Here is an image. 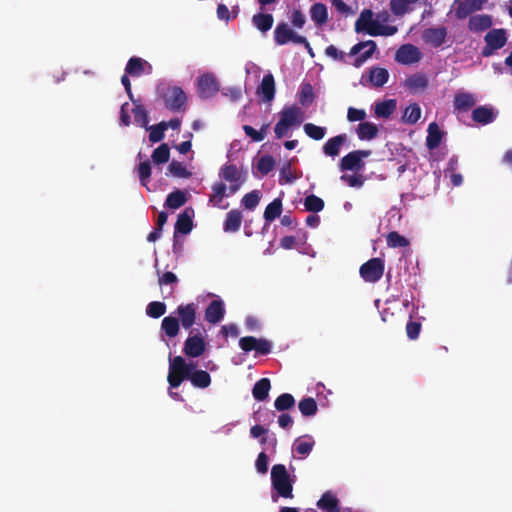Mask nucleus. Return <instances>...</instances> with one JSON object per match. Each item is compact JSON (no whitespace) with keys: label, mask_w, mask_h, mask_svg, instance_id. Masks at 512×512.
<instances>
[{"label":"nucleus","mask_w":512,"mask_h":512,"mask_svg":"<svg viewBox=\"0 0 512 512\" xmlns=\"http://www.w3.org/2000/svg\"><path fill=\"white\" fill-rule=\"evenodd\" d=\"M184 380H189L196 388H207L211 376L205 370H197L194 362H187L182 356L169 357L167 381L171 388H178Z\"/></svg>","instance_id":"nucleus-1"},{"label":"nucleus","mask_w":512,"mask_h":512,"mask_svg":"<svg viewBox=\"0 0 512 512\" xmlns=\"http://www.w3.org/2000/svg\"><path fill=\"white\" fill-rule=\"evenodd\" d=\"M279 121L274 127L275 137L282 139L292 127L299 126L303 121V112L296 105L284 107L279 113Z\"/></svg>","instance_id":"nucleus-2"},{"label":"nucleus","mask_w":512,"mask_h":512,"mask_svg":"<svg viewBox=\"0 0 512 512\" xmlns=\"http://www.w3.org/2000/svg\"><path fill=\"white\" fill-rule=\"evenodd\" d=\"M271 483L273 489L280 497H293V483L290 475L283 464H276L271 469Z\"/></svg>","instance_id":"nucleus-3"},{"label":"nucleus","mask_w":512,"mask_h":512,"mask_svg":"<svg viewBox=\"0 0 512 512\" xmlns=\"http://www.w3.org/2000/svg\"><path fill=\"white\" fill-rule=\"evenodd\" d=\"M219 177L230 183L228 191L230 194H235L246 181L247 172L239 169L235 164L226 163L220 168Z\"/></svg>","instance_id":"nucleus-4"},{"label":"nucleus","mask_w":512,"mask_h":512,"mask_svg":"<svg viewBox=\"0 0 512 512\" xmlns=\"http://www.w3.org/2000/svg\"><path fill=\"white\" fill-rule=\"evenodd\" d=\"M484 41L485 46L482 48L481 55L490 57L507 44V31L504 28L491 29L484 36Z\"/></svg>","instance_id":"nucleus-5"},{"label":"nucleus","mask_w":512,"mask_h":512,"mask_svg":"<svg viewBox=\"0 0 512 512\" xmlns=\"http://www.w3.org/2000/svg\"><path fill=\"white\" fill-rule=\"evenodd\" d=\"M274 40L278 45H285L288 42H293L295 44H302L306 48L311 49L310 43L306 37L296 34L285 22L277 24L274 30Z\"/></svg>","instance_id":"nucleus-6"},{"label":"nucleus","mask_w":512,"mask_h":512,"mask_svg":"<svg viewBox=\"0 0 512 512\" xmlns=\"http://www.w3.org/2000/svg\"><path fill=\"white\" fill-rule=\"evenodd\" d=\"M384 269V260L376 257L363 263L359 269V273L365 282L375 283L382 278Z\"/></svg>","instance_id":"nucleus-7"},{"label":"nucleus","mask_w":512,"mask_h":512,"mask_svg":"<svg viewBox=\"0 0 512 512\" xmlns=\"http://www.w3.org/2000/svg\"><path fill=\"white\" fill-rule=\"evenodd\" d=\"M165 107L172 112L184 111L187 103V96L182 88L178 86L169 87L163 95Z\"/></svg>","instance_id":"nucleus-8"},{"label":"nucleus","mask_w":512,"mask_h":512,"mask_svg":"<svg viewBox=\"0 0 512 512\" xmlns=\"http://www.w3.org/2000/svg\"><path fill=\"white\" fill-rule=\"evenodd\" d=\"M371 150H354L341 158L339 168L341 171H359L365 166L363 161L371 155Z\"/></svg>","instance_id":"nucleus-9"},{"label":"nucleus","mask_w":512,"mask_h":512,"mask_svg":"<svg viewBox=\"0 0 512 512\" xmlns=\"http://www.w3.org/2000/svg\"><path fill=\"white\" fill-rule=\"evenodd\" d=\"M206 350V342L201 333H194L191 330L184 342L183 353L190 358H197L203 355Z\"/></svg>","instance_id":"nucleus-10"},{"label":"nucleus","mask_w":512,"mask_h":512,"mask_svg":"<svg viewBox=\"0 0 512 512\" xmlns=\"http://www.w3.org/2000/svg\"><path fill=\"white\" fill-rule=\"evenodd\" d=\"M219 91V84L216 77L207 73L197 78V92L200 98L208 99Z\"/></svg>","instance_id":"nucleus-11"},{"label":"nucleus","mask_w":512,"mask_h":512,"mask_svg":"<svg viewBox=\"0 0 512 512\" xmlns=\"http://www.w3.org/2000/svg\"><path fill=\"white\" fill-rule=\"evenodd\" d=\"M448 30L444 26L426 28L422 32V40L425 44L433 47H441L447 39Z\"/></svg>","instance_id":"nucleus-12"},{"label":"nucleus","mask_w":512,"mask_h":512,"mask_svg":"<svg viewBox=\"0 0 512 512\" xmlns=\"http://www.w3.org/2000/svg\"><path fill=\"white\" fill-rule=\"evenodd\" d=\"M422 54L418 47L412 44L402 45L395 54V60L403 65H411L421 60Z\"/></svg>","instance_id":"nucleus-13"},{"label":"nucleus","mask_w":512,"mask_h":512,"mask_svg":"<svg viewBox=\"0 0 512 512\" xmlns=\"http://www.w3.org/2000/svg\"><path fill=\"white\" fill-rule=\"evenodd\" d=\"M377 45L373 40L363 41L355 44L349 52L350 56H356L361 51H364L359 57L355 59L353 65L355 67H360L367 59H369L374 51L376 50Z\"/></svg>","instance_id":"nucleus-14"},{"label":"nucleus","mask_w":512,"mask_h":512,"mask_svg":"<svg viewBox=\"0 0 512 512\" xmlns=\"http://www.w3.org/2000/svg\"><path fill=\"white\" fill-rule=\"evenodd\" d=\"M485 0H456L455 16L462 20L483 8Z\"/></svg>","instance_id":"nucleus-15"},{"label":"nucleus","mask_w":512,"mask_h":512,"mask_svg":"<svg viewBox=\"0 0 512 512\" xmlns=\"http://www.w3.org/2000/svg\"><path fill=\"white\" fill-rule=\"evenodd\" d=\"M176 311L179 316V324H181L184 329H191L192 326L196 323V304H181L177 307Z\"/></svg>","instance_id":"nucleus-16"},{"label":"nucleus","mask_w":512,"mask_h":512,"mask_svg":"<svg viewBox=\"0 0 512 512\" xmlns=\"http://www.w3.org/2000/svg\"><path fill=\"white\" fill-rule=\"evenodd\" d=\"M152 71V65L140 57H131L125 67V72L129 76L139 77L143 74H149Z\"/></svg>","instance_id":"nucleus-17"},{"label":"nucleus","mask_w":512,"mask_h":512,"mask_svg":"<svg viewBox=\"0 0 512 512\" xmlns=\"http://www.w3.org/2000/svg\"><path fill=\"white\" fill-rule=\"evenodd\" d=\"M225 315L224 303L217 299L210 302L205 309V320L211 324L219 323Z\"/></svg>","instance_id":"nucleus-18"},{"label":"nucleus","mask_w":512,"mask_h":512,"mask_svg":"<svg viewBox=\"0 0 512 512\" xmlns=\"http://www.w3.org/2000/svg\"><path fill=\"white\" fill-rule=\"evenodd\" d=\"M493 24L492 17L488 14L472 15L468 21V29L471 32L480 33L491 28Z\"/></svg>","instance_id":"nucleus-19"},{"label":"nucleus","mask_w":512,"mask_h":512,"mask_svg":"<svg viewBox=\"0 0 512 512\" xmlns=\"http://www.w3.org/2000/svg\"><path fill=\"white\" fill-rule=\"evenodd\" d=\"M212 193L209 195V203L213 205L214 207H220V208H227L226 206H221V203L225 197H229L232 194H230V191L227 193V186L223 182H215L211 187Z\"/></svg>","instance_id":"nucleus-20"},{"label":"nucleus","mask_w":512,"mask_h":512,"mask_svg":"<svg viewBox=\"0 0 512 512\" xmlns=\"http://www.w3.org/2000/svg\"><path fill=\"white\" fill-rule=\"evenodd\" d=\"M257 94L261 95L265 102H271L274 99L275 80L271 73L263 76L261 84L257 88Z\"/></svg>","instance_id":"nucleus-21"},{"label":"nucleus","mask_w":512,"mask_h":512,"mask_svg":"<svg viewBox=\"0 0 512 512\" xmlns=\"http://www.w3.org/2000/svg\"><path fill=\"white\" fill-rule=\"evenodd\" d=\"M347 134H339L329 138L323 145V153L329 157H336L339 155L341 146L347 141Z\"/></svg>","instance_id":"nucleus-22"},{"label":"nucleus","mask_w":512,"mask_h":512,"mask_svg":"<svg viewBox=\"0 0 512 512\" xmlns=\"http://www.w3.org/2000/svg\"><path fill=\"white\" fill-rule=\"evenodd\" d=\"M314 445L315 441L312 436L303 435L295 439L292 449L300 455L301 458H305L311 453Z\"/></svg>","instance_id":"nucleus-23"},{"label":"nucleus","mask_w":512,"mask_h":512,"mask_svg":"<svg viewBox=\"0 0 512 512\" xmlns=\"http://www.w3.org/2000/svg\"><path fill=\"white\" fill-rule=\"evenodd\" d=\"M317 506L326 512H341L339 500L331 491L323 493L317 502Z\"/></svg>","instance_id":"nucleus-24"},{"label":"nucleus","mask_w":512,"mask_h":512,"mask_svg":"<svg viewBox=\"0 0 512 512\" xmlns=\"http://www.w3.org/2000/svg\"><path fill=\"white\" fill-rule=\"evenodd\" d=\"M427 132L426 147L429 150H434L440 145L444 133L440 130L439 125L436 122H432L428 125Z\"/></svg>","instance_id":"nucleus-25"},{"label":"nucleus","mask_w":512,"mask_h":512,"mask_svg":"<svg viewBox=\"0 0 512 512\" xmlns=\"http://www.w3.org/2000/svg\"><path fill=\"white\" fill-rule=\"evenodd\" d=\"M242 224V213L233 209L226 214V218L223 223V229L225 232H237Z\"/></svg>","instance_id":"nucleus-26"},{"label":"nucleus","mask_w":512,"mask_h":512,"mask_svg":"<svg viewBox=\"0 0 512 512\" xmlns=\"http://www.w3.org/2000/svg\"><path fill=\"white\" fill-rule=\"evenodd\" d=\"M496 118L494 110L487 106H479L472 112V119L482 125L492 123Z\"/></svg>","instance_id":"nucleus-27"},{"label":"nucleus","mask_w":512,"mask_h":512,"mask_svg":"<svg viewBox=\"0 0 512 512\" xmlns=\"http://www.w3.org/2000/svg\"><path fill=\"white\" fill-rule=\"evenodd\" d=\"M428 84V78L423 73L413 74L405 80V87L413 93L425 90Z\"/></svg>","instance_id":"nucleus-28"},{"label":"nucleus","mask_w":512,"mask_h":512,"mask_svg":"<svg viewBox=\"0 0 512 512\" xmlns=\"http://www.w3.org/2000/svg\"><path fill=\"white\" fill-rule=\"evenodd\" d=\"M379 129L376 124L368 121H364L358 124L356 134L362 141L372 140L377 137Z\"/></svg>","instance_id":"nucleus-29"},{"label":"nucleus","mask_w":512,"mask_h":512,"mask_svg":"<svg viewBox=\"0 0 512 512\" xmlns=\"http://www.w3.org/2000/svg\"><path fill=\"white\" fill-rule=\"evenodd\" d=\"M178 277L173 272L167 271L162 275H159L158 284L160 287L170 286L168 290H162L163 298H169L174 293V286L178 283Z\"/></svg>","instance_id":"nucleus-30"},{"label":"nucleus","mask_w":512,"mask_h":512,"mask_svg":"<svg viewBox=\"0 0 512 512\" xmlns=\"http://www.w3.org/2000/svg\"><path fill=\"white\" fill-rule=\"evenodd\" d=\"M397 101L395 99H388L375 104L374 112L378 118L388 119L395 112Z\"/></svg>","instance_id":"nucleus-31"},{"label":"nucleus","mask_w":512,"mask_h":512,"mask_svg":"<svg viewBox=\"0 0 512 512\" xmlns=\"http://www.w3.org/2000/svg\"><path fill=\"white\" fill-rule=\"evenodd\" d=\"M389 79V72L385 68L373 67L369 70V81L374 87H383Z\"/></svg>","instance_id":"nucleus-32"},{"label":"nucleus","mask_w":512,"mask_h":512,"mask_svg":"<svg viewBox=\"0 0 512 512\" xmlns=\"http://www.w3.org/2000/svg\"><path fill=\"white\" fill-rule=\"evenodd\" d=\"M193 228V221L191 215L188 214L187 210L178 215L175 223L174 237L179 234H188Z\"/></svg>","instance_id":"nucleus-33"},{"label":"nucleus","mask_w":512,"mask_h":512,"mask_svg":"<svg viewBox=\"0 0 512 512\" xmlns=\"http://www.w3.org/2000/svg\"><path fill=\"white\" fill-rule=\"evenodd\" d=\"M161 330L169 338H174L179 334V319L173 316H166L161 322Z\"/></svg>","instance_id":"nucleus-34"},{"label":"nucleus","mask_w":512,"mask_h":512,"mask_svg":"<svg viewBox=\"0 0 512 512\" xmlns=\"http://www.w3.org/2000/svg\"><path fill=\"white\" fill-rule=\"evenodd\" d=\"M271 383L268 378H261L258 380L252 389V395L257 401H264L268 398Z\"/></svg>","instance_id":"nucleus-35"},{"label":"nucleus","mask_w":512,"mask_h":512,"mask_svg":"<svg viewBox=\"0 0 512 512\" xmlns=\"http://www.w3.org/2000/svg\"><path fill=\"white\" fill-rule=\"evenodd\" d=\"M253 25L262 33L269 31L274 23V18L268 13H257L252 17Z\"/></svg>","instance_id":"nucleus-36"},{"label":"nucleus","mask_w":512,"mask_h":512,"mask_svg":"<svg viewBox=\"0 0 512 512\" xmlns=\"http://www.w3.org/2000/svg\"><path fill=\"white\" fill-rule=\"evenodd\" d=\"M475 105V98L470 93L460 92L454 97V107L459 111H468Z\"/></svg>","instance_id":"nucleus-37"},{"label":"nucleus","mask_w":512,"mask_h":512,"mask_svg":"<svg viewBox=\"0 0 512 512\" xmlns=\"http://www.w3.org/2000/svg\"><path fill=\"white\" fill-rule=\"evenodd\" d=\"M311 19L316 25L321 26L328 21L327 7L323 3H314L310 8Z\"/></svg>","instance_id":"nucleus-38"},{"label":"nucleus","mask_w":512,"mask_h":512,"mask_svg":"<svg viewBox=\"0 0 512 512\" xmlns=\"http://www.w3.org/2000/svg\"><path fill=\"white\" fill-rule=\"evenodd\" d=\"M134 104V108L132 109V113L134 116V121L140 127L148 128L149 116L145 109V107L140 104L139 100H131Z\"/></svg>","instance_id":"nucleus-39"},{"label":"nucleus","mask_w":512,"mask_h":512,"mask_svg":"<svg viewBox=\"0 0 512 512\" xmlns=\"http://www.w3.org/2000/svg\"><path fill=\"white\" fill-rule=\"evenodd\" d=\"M281 213L282 200L280 198H275L266 206L263 217L267 223H271L276 218L280 217Z\"/></svg>","instance_id":"nucleus-40"},{"label":"nucleus","mask_w":512,"mask_h":512,"mask_svg":"<svg viewBox=\"0 0 512 512\" xmlns=\"http://www.w3.org/2000/svg\"><path fill=\"white\" fill-rule=\"evenodd\" d=\"M301 176V173L297 175L292 170V161H286L280 169L279 183L281 185L290 184L293 183L296 179L300 178Z\"/></svg>","instance_id":"nucleus-41"},{"label":"nucleus","mask_w":512,"mask_h":512,"mask_svg":"<svg viewBox=\"0 0 512 512\" xmlns=\"http://www.w3.org/2000/svg\"><path fill=\"white\" fill-rule=\"evenodd\" d=\"M187 201L185 192L181 190H175L168 194L165 206L170 209H178L182 207Z\"/></svg>","instance_id":"nucleus-42"},{"label":"nucleus","mask_w":512,"mask_h":512,"mask_svg":"<svg viewBox=\"0 0 512 512\" xmlns=\"http://www.w3.org/2000/svg\"><path fill=\"white\" fill-rule=\"evenodd\" d=\"M295 406V398L290 393L279 395L274 401V407L277 411L283 412Z\"/></svg>","instance_id":"nucleus-43"},{"label":"nucleus","mask_w":512,"mask_h":512,"mask_svg":"<svg viewBox=\"0 0 512 512\" xmlns=\"http://www.w3.org/2000/svg\"><path fill=\"white\" fill-rule=\"evenodd\" d=\"M421 117V108L417 103L410 104L406 107L402 120L407 124H415Z\"/></svg>","instance_id":"nucleus-44"},{"label":"nucleus","mask_w":512,"mask_h":512,"mask_svg":"<svg viewBox=\"0 0 512 512\" xmlns=\"http://www.w3.org/2000/svg\"><path fill=\"white\" fill-rule=\"evenodd\" d=\"M298 408L305 417L314 416L318 410L317 402L312 397L302 399L298 404Z\"/></svg>","instance_id":"nucleus-45"},{"label":"nucleus","mask_w":512,"mask_h":512,"mask_svg":"<svg viewBox=\"0 0 512 512\" xmlns=\"http://www.w3.org/2000/svg\"><path fill=\"white\" fill-rule=\"evenodd\" d=\"M151 158L155 164H164L169 161L170 148L167 143H162L154 149Z\"/></svg>","instance_id":"nucleus-46"},{"label":"nucleus","mask_w":512,"mask_h":512,"mask_svg":"<svg viewBox=\"0 0 512 512\" xmlns=\"http://www.w3.org/2000/svg\"><path fill=\"white\" fill-rule=\"evenodd\" d=\"M305 134L316 141L322 140L326 135V128L313 123H305L303 126Z\"/></svg>","instance_id":"nucleus-47"},{"label":"nucleus","mask_w":512,"mask_h":512,"mask_svg":"<svg viewBox=\"0 0 512 512\" xmlns=\"http://www.w3.org/2000/svg\"><path fill=\"white\" fill-rule=\"evenodd\" d=\"M167 128H168V124L164 121H162L156 125L148 127L147 129L150 131L149 140L152 143H157V142L162 141L165 136L164 132L166 131Z\"/></svg>","instance_id":"nucleus-48"},{"label":"nucleus","mask_w":512,"mask_h":512,"mask_svg":"<svg viewBox=\"0 0 512 512\" xmlns=\"http://www.w3.org/2000/svg\"><path fill=\"white\" fill-rule=\"evenodd\" d=\"M373 21V12L369 9H365L361 12L359 18L355 22V30L357 32L366 31Z\"/></svg>","instance_id":"nucleus-49"},{"label":"nucleus","mask_w":512,"mask_h":512,"mask_svg":"<svg viewBox=\"0 0 512 512\" xmlns=\"http://www.w3.org/2000/svg\"><path fill=\"white\" fill-rule=\"evenodd\" d=\"M324 205V201L314 194L308 195L304 200L305 209L309 212H320L324 209Z\"/></svg>","instance_id":"nucleus-50"},{"label":"nucleus","mask_w":512,"mask_h":512,"mask_svg":"<svg viewBox=\"0 0 512 512\" xmlns=\"http://www.w3.org/2000/svg\"><path fill=\"white\" fill-rule=\"evenodd\" d=\"M169 173L178 178H189L191 176V172L187 169V167L182 163L173 160L168 166Z\"/></svg>","instance_id":"nucleus-51"},{"label":"nucleus","mask_w":512,"mask_h":512,"mask_svg":"<svg viewBox=\"0 0 512 512\" xmlns=\"http://www.w3.org/2000/svg\"><path fill=\"white\" fill-rule=\"evenodd\" d=\"M314 100V91L310 83H303L299 92V102L303 106L310 105Z\"/></svg>","instance_id":"nucleus-52"},{"label":"nucleus","mask_w":512,"mask_h":512,"mask_svg":"<svg viewBox=\"0 0 512 512\" xmlns=\"http://www.w3.org/2000/svg\"><path fill=\"white\" fill-rule=\"evenodd\" d=\"M261 199L260 191L259 190H253L247 194L244 195L242 198V205L248 209V210H254Z\"/></svg>","instance_id":"nucleus-53"},{"label":"nucleus","mask_w":512,"mask_h":512,"mask_svg":"<svg viewBox=\"0 0 512 512\" xmlns=\"http://www.w3.org/2000/svg\"><path fill=\"white\" fill-rule=\"evenodd\" d=\"M386 242L389 247L398 248V247H406L409 245V241L404 236L400 235L396 231H392L387 234Z\"/></svg>","instance_id":"nucleus-54"},{"label":"nucleus","mask_w":512,"mask_h":512,"mask_svg":"<svg viewBox=\"0 0 512 512\" xmlns=\"http://www.w3.org/2000/svg\"><path fill=\"white\" fill-rule=\"evenodd\" d=\"M166 312V304L160 301H153L147 305L146 313L151 318H160Z\"/></svg>","instance_id":"nucleus-55"},{"label":"nucleus","mask_w":512,"mask_h":512,"mask_svg":"<svg viewBox=\"0 0 512 512\" xmlns=\"http://www.w3.org/2000/svg\"><path fill=\"white\" fill-rule=\"evenodd\" d=\"M275 167V160L271 155L262 156L257 163V169L262 175H267Z\"/></svg>","instance_id":"nucleus-56"},{"label":"nucleus","mask_w":512,"mask_h":512,"mask_svg":"<svg viewBox=\"0 0 512 512\" xmlns=\"http://www.w3.org/2000/svg\"><path fill=\"white\" fill-rule=\"evenodd\" d=\"M139 180L142 185L146 186L151 176V164L149 160L140 162L137 168Z\"/></svg>","instance_id":"nucleus-57"},{"label":"nucleus","mask_w":512,"mask_h":512,"mask_svg":"<svg viewBox=\"0 0 512 512\" xmlns=\"http://www.w3.org/2000/svg\"><path fill=\"white\" fill-rule=\"evenodd\" d=\"M390 9L396 16L404 15L409 9L407 0H391Z\"/></svg>","instance_id":"nucleus-58"},{"label":"nucleus","mask_w":512,"mask_h":512,"mask_svg":"<svg viewBox=\"0 0 512 512\" xmlns=\"http://www.w3.org/2000/svg\"><path fill=\"white\" fill-rule=\"evenodd\" d=\"M366 118V112L363 109H357L354 107H349L347 111V119L350 122L361 121L364 122Z\"/></svg>","instance_id":"nucleus-59"},{"label":"nucleus","mask_w":512,"mask_h":512,"mask_svg":"<svg viewBox=\"0 0 512 512\" xmlns=\"http://www.w3.org/2000/svg\"><path fill=\"white\" fill-rule=\"evenodd\" d=\"M421 331V323L416 321H409L406 325V333L409 339L416 340Z\"/></svg>","instance_id":"nucleus-60"},{"label":"nucleus","mask_w":512,"mask_h":512,"mask_svg":"<svg viewBox=\"0 0 512 512\" xmlns=\"http://www.w3.org/2000/svg\"><path fill=\"white\" fill-rule=\"evenodd\" d=\"M272 344L264 338L256 339L255 351L260 355H268L271 352Z\"/></svg>","instance_id":"nucleus-61"},{"label":"nucleus","mask_w":512,"mask_h":512,"mask_svg":"<svg viewBox=\"0 0 512 512\" xmlns=\"http://www.w3.org/2000/svg\"><path fill=\"white\" fill-rule=\"evenodd\" d=\"M256 339L253 336H245L240 338L239 340V346L244 352H250L252 350H255L256 347Z\"/></svg>","instance_id":"nucleus-62"},{"label":"nucleus","mask_w":512,"mask_h":512,"mask_svg":"<svg viewBox=\"0 0 512 512\" xmlns=\"http://www.w3.org/2000/svg\"><path fill=\"white\" fill-rule=\"evenodd\" d=\"M325 54H326V56H328L334 60L346 62L345 54L342 51L338 50V48L334 45L327 46L325 49Z\"/></svg>","instance_id":"nucleus-63"},{"label":"nucleus","mask_w":512,"mask_h":512,"mask_svg":"<svg viewBox=\"0 0 512 512\" xmlns=\"http://www.w3.org/2000/svg\"><path fill=\"white\" fill-rule=\"evenodd\" d=\"M256 469L261 474H265L268 471V457L264 452L259 453L256 459Z\"/></svg>","instance_id":"nucleus-64"}]
</instances>
